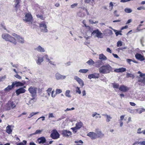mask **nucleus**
Masks as SVG:
<instances>
[{"instance_id":"56","label":"nucleus","mask_w":145,"mask_h":145,"mask_svg":"<svg viewBox=\"0 0 145 145\" xmlns=\"http://www.w3.org/2000/svg\"><path fill=\"white\" fill-rule=\"evenodd\" d=\"M74 109V107H72L71 108H67L66 109V110H65V111H69V110H73Z\"/></svg>"},{"instance_id":"33","label":"nucleus","mask_w":145,"mask_h":145,"mask_svg":"<svg viewBox=\"0 0 145 145\" xmlns=\"http://www.w3.org/2000/svg\"><path fill=\"white\" fill-rule=\"evenodd\" d=\"M86 63L89 65H93L94 64L95 62L92 59H90L86 62Z\"/></svg>"},{"instance_id":"40","label":"nucleus","mask_w":145,"mask_h":145,"mask_svg":"<svg viewBox=\"0 0 145 145\" xmlns=\"http://www.w3.org/2000/svg\"><path fill=\"white\" fill-rule=\"evenodd\" d=\"M113 86L114 88H118L119 87V84L116 83H114L113 84Z\"/></svg>"},{"instance_id":"11","label":"nucleus","mask_w":145,"mask_h":145,"mask_svg":"<svg viewBox=\"0 0 145 145\" xmlns=\"http://www.w3.org/2000/svg\"><path fill=\"white\" fill-rule=\"evenodd\" d=\"M39 27L40 28L41 31L43 32L46 33L48 31L47 26L45 24L42 23L39 25Z\"/></svg>"},{"instance_id":"47","label":"nucleus","mask_w":145,"mask_h":145,"mask_svg":"<svg viewBox=\"0 0 145 145\" xmlns=\"http://www.w3.org/2000/svg\"><path fill=\"white\" fill-rule=\"evenodd\" d=\"M121 31H117H117L114 32H115V34L116 35V36H118L119 35H122V34L121 33Z\"/></svg>"},{"instance_id":"41","label":"nucleus","mask_w":145,"mask_h":145,"mask_svg":"<svg viewBox=\"0 0 145 145\" xmlns=\"http://www.w3.org/2000/svg\"><path fill=\"white\" fill-rule=\"evenodd\" d=\"M27 143V141L26 140H24L23 142H20L18 143L17 145H25Z\"/></svg>"},{"instance_id":"43","label":"nucleus","mask_w":145,"mask_h":145,"mask_svg":"<svg viewBox=\"0 0 145 145\" xmlns=\"http://www.w3.org/2000/svg\"><path fill=\"white\" fill-rule=\"evenodd\" d=\"M127 111L133 114L135 110L131 109L128 108L127 109Z\"/></svg>"},{"instance_id":"10","label":"nucleus","mask_w":145,"mask_h":145,"mask_svg":"<svg viewBox=\"0 0 145 145\" xmlns=\"http://www.w3.org/2000/svg\"><path fill=\"white\" fill-rule=\"evenodd\" d=\"M59 135L56 130H53L50 135V137L54 139H56L59 138Z\"/></svg>"},{"instance_id":"2","label":"nucleus","mask_w":145,"mask_h":145,"mask_svg":"<svg viewBox=\"0 0 145 145\" xmlns=\"http://www.w3.org/2000/svg\"><path fill=\"white\" fill-rule=\"evenodd\" d=\"M87 135L92 139H95L97 138L103 137L104 135L102 133L101 130L99 129H96L95 130V132H90L87 134Z\"/></svg>"},{"instance_id":"7","label":"nucleus","mask_w":145,"mask_h":145,"mask_svg":"<svg viewBox=\"0 0 145 145\" xmlns=\"http://www.w3.org/2000/svg\"><path fill=\"white\" fill-rule=\"evenodd\" d=\"M15 106V103L13 102L9 101L5 106V108L6 110H9L14 108Z\"/></svg>"},{"instance_id":"52","label":"nucleus","mask_w":145,"mask_h":145,"mask_svg":"<svg viewBox=\"0 0 145 145\" xmlns=\"http://www.w3.org/2000/svg\"><path fill=\"white\" fill-rule=\"evenodd\" d=\"M14 76L16 78L20 79L22 78V77L18 75V74H17L16 75H14Z\"/></svg>"},{"instance_id":"36","label":"nucleus","mask_w":145,"mask_h":145,"mask_svg":"<svg viewBox=\"0 0 145 145\" xmlns=\"http://www.w3.org/2000/svg\"><path fill=\"white\" fill-rule=\"evenodd\" d=\"M70 92V91L69 90H67L66 91L65 95V96L67 97H71V96L69 94V93Z\"/></svg>"},{"instance_id":"38","label":"nucleus","mask_w":145,"mask_h":145,"mask_svg":"<svg viewBox=\"0 0 145 145\" xmlns=\"http://www.w3.org/2000/svg\"><path fill=\"white\" fill-rule=\"evenodd\" d=\"M52 88H49L46 90L47 93L48 94L49 96H50V93H51V91H52Z\"/></svg>"},{"instance_id":"23","label":"nucleus","mask_w":145,"mask_h":145,"mask_svg":"<svg viewBox=\"0 0 145 145\" xmlns=\"http://www.w3.org/2000/svg\"><path fill=\"white\" fill-rule=\"evenodd\" d=\"M35 50L40 52H45V50L44 48L40 45L38 46L36 48H35Z\"/></svg>"},{"instance_id":"34","label":"nucleus","mask_w":145,"mask_h":145,"mask_svg":"<svg viewBox=\"0 0 145 145\" xmlns=\"http://www.w3.org/2000/svg\"><path fill=\"white\" fill-rule=\"evenodd\" d=\"M75 88H76V93H78L79 94H81V92L80 90V88H79L78 87H76Z\"/></svg>"},{"instance_id":"53","label":"nucleus","mask_w":145,"mask_h":145,"mask_svg":"<svg viewBox=\"0 0 145 145\" xmlns=\"http://www.w3.org/2000/svg\"><path fill=\"white\" fill-rule=\"evenodd\" d=\"M37 18H39L43 20V18L42 15H37Z\"/></svg>"},{"instance_id":"51","label":"nucleus","mask_w":145,"mask_h":145,"mask_svg":"<svg viewBox=\"0 0 145 145\" xmlns=\"http://www.w3.org/2000/svg\"><path fill=\"white\" fill-rule=\"evenodd\" d=\"M56 94H59L62 91L60 89H57L56 90Z\"/></svg>"},{"instance_id":"3","label":"nucleus","mask_w":145,"mask_h":145,"mask_svg":"<svg viewBox=\"0 0 145 145\" xmlns=\"http://www.w3.org/2000/svg\"><path fill=\"white\" fill-rule=\"evenodd\" d=\"M112 70V67L109 65H103L99 69L100 73L105 74L109 73Z\"/></svg>"},{"instance_id":"49","label":"nucleus","mask_w":145,"mask_h":145,"mask_svg":"<svg viewBox=\"0 0 145 145\" xmlns=\"http://www.w3.org/2000/svg\"><path fill=\"white\" fill-rule=\"evenodd\" d=\"M78 5V4L77 3H74L72 4L71 6V8H73L76 7Z\"/></svg>"},{"instance_id":"61","label":"nucleus","mask_w":145,"mask_h":145,"mask_svg":"<svg viewBox=\"0 0 145 145\" xmlns=\"http://www.w3.org/2000/svg\"><path fill=\"white\" fill-rule=\"evenodd\" d=\"M54 90H53V91H52L51 93V96L52 97H54L56 96V95L55 94L54 95Z\"/></svg>"},{"instance_id":"32","label":"nucleus","mask_w":145,"mask_h":145,"mask_svg":"<svg viewBox=\"0 0 145 145\" xmlns=\"http://www.w3.org/2000/svg\"><path fill=\"white\" fill-rule=\"evenodd\" d=\"M126 77L127 78L131 77L132 78V79L134 78L135 77L134 75L130 73H127L126 74Z\"/></svg>"},{"instance_id":"50","label":"nucleus","mask_w":145,"mask_h":145,"mask_svg":"<svg viewBox=\"0 0 145 145\" xmlns=\"http://www.w3.org/2000/svg\"><path fill=\"white\" fill-rule=\"evenodd\" d=\"M6 78V76L4 75L3 76L0 77V82L3 81Z\"/></svg>"},{"instance_id":"55","label":"nucleus","mask_w":145,"mask_h":145,"mask_svg":"<svg viewBox=\"0 0 145 145\" xmlns=\"http://www.w3.org/2000/svg\"><path fill=\"white\" fill-rule=\"evenodd\" d=\"M10 64L12 66V67H14L16 68H17V66L15 64H14L12 62H11L10 63Z\"/></svg>"},{"instance_id":"17","label":"nucleus","mask_w":145,"mask_h":145,"mask_svg":"<svg viewBox=\"0 0 145 145\" xmlns=\"http://www.w3.org/2000/svg\"><path fill=\"white\" fill-rule=\"evenodd\" d=\"M46 139L44 137H41L37 139V141L39 143L44 144L46 142Z\"/></svg>"},{"instance_id":"39","label":"nucleus","mask_w":145,"mask_h":145,"mask_svg":"<svg viewBox=\"0 0 145 145\" xmlns=\"http://www.w3.org/2000/svg\"><path fill=\"white\" fill-rule=\"evenodd\" d=\"M127 13H130L132 12V10L130 8H125L124 10Z\"/></svg>"},{"instance_id":"64","label":"nucleus","mask_w":145,"mask_h":145,"mask_svg":"<svg viewBox=\"0 0 145 145\" xmlns=\"http://www.w3.org/2000/svg\"><path fill=\"white\" fill-rule=\"evenodd\" d=\"M112 55L113 56H114V57L115 58H119L118 56L116 54H113Z\"/></svg>"},{"instance_id":"31","label":"nucleus","mask_w":145,"mask_h":145,"mask_svg":"<svg viewBox=\"0 0 145 145\" xmlns=\"http://www.w3.org/2000/svg\"><path fill=\"white\" fill-rule=\"evenodd\" d=\"M44 57L47 60V61H48L49 63H50V64L54 65L53 63L49 59L48 56L47 55H45Z\"/></svg>"},{"instance_id":"24","label":"nucleus","mask_w":145,"mask_h":145,"mask_svg":"<svg viewBox=\"0 0 145 145\" xmlns=\"http://www.w3.org/2000/svg\"><path fill=\"white\" fill-rule=\"evenodd\" d=\"M102 115L105 116L106 118V122H110V120L112 119V117L108 115L107 114H103Z\"/></svg>"},{"instance_id":"57","label":"nucleus","mask_w":145,"mask_h":145,"mask_svg":"<svg viewBox=\"0 0 145 145\" xmlns=\"http://www.w3.org/2000/svg\"><path fill=\"white\" fill-rule=\"evenodd\" d=\"M14 1H16V4L15 5V7L16 8H17L18 5L19 4V3H20L19 0H14Z\"/></svg>"},{"instance_id":"59","label":"nucleus","mask_w":145,"mask_h":145,"mask_svg":"<svg viewBox=\"0 0 145 145\" xmlns=\"http://www.w3.org/2000/svg\"><path fill=\"white\" fill-rule=\"evenodd\" d=\"M139 143L140 144V145H145V141H140Z\"/></svg>"},{"instance_id":"20","label":"nucleus","mask_w":145,"mask_h":145,"mask_svg":"<svg viewBox=\"0 0 145 145\" xmlns=\"http://www.w3.org/2000/svg\"><path fill=\"white\" fill-rule=\"evenodd\" d=\"M119 90L123 92H125L128 90L129 89V88L124 85H122L119 88Z\"/></svg>"},{"instance_id":"54","label":"nucleus","mask_w":145,"mask_h":145,"mask_svg":"<svg viewBox=\"0 0 145 145\" xmlns=\"http://www.w3.org/2000/svg\"><path fill=\"white\" fill-rule=\"evenodd\" d=\"M141 130V128H139L137 130V133L138 134H141L142 133Z\"/></svg>"},{"instance_id":"44","label":"nucleus","mask_w":145,"mask_h":145,"mask_svg":"<svg viewBox=\"0 0 145 145\" xmlns=\"http://www.w3.org/2000/svg\"><path fill=\"white\" fill-rule=\"evenodd\" d=\"M94 0H85V2L86 3H89L90 2L91 3H93Z\"/></svg>"},{"instance_id":"6","label":"nucleus","mask_w":145,"mask_h":145,"mask_svg":"<svg viewBox=\"0 0 145 145\" xmlns=\"http://www.w3.org/2000/svg\"><path fill=\"white\" fill-rule=\"evenodd\" d=\"M103 33L98 29L93 31L91 33V35L94 36L95 37L99 38H103Z\"/></svg>"},{"instance_id":"13","label":"nucleus","mask_w":145,"mask_h":145,"mask_svg":"<svg viewBox=\"0 0 145 145\" xmlns=\"http://www.w3.org/2000/svg\"><path fill=\"white\" fill-rule=\"evenodd\" d=\"M55 77L57 80L65 79L66 78L65 76L61 75L59 73H56L55 74Z\"/></svg>"},{"instance_id":"37","label":"nucleus","mask_w":145,"mask_h":145,"mask_svg":"<svg viewBox=\"0 0 145 145\" xmlns=\"http://www.w3.org/2000/svg\"><path fill=\"white\" fill-rule=\"evenodd\" d=\"M39 113V112H33L31 113L30 115H29V116L28 117V118H29L32 117L34 115L37 114Z\"/></svg>"},{"instance_id":"35","label":"nucleus","mask_w":145,"mask_h":145,"mask_svg":"<svg viewBox=\"0 0 145 145\" xmlns=\"http://www.w3.org/2000/svg\"><path fill=\"white\" fill-rule=\"evenodd\" d=\"M88 70L87 69H81L79 70V72L82 73H86Z\"/></svg>"},{"instance_id":"60","label":"nucleus","mask_w":145,"mask_h":145,"mask_svg":"<svg viewBox=\"0 0 145 145\" xmlns=\"http://www.w3.org/2000/svg\"><path fill=\"white\" fill-rule=\"evenodd\" d=\"M107 30L108 31L110 35H112L113 34V32L112 30L108 29H107Z\"/></svg>"},{"instance_id":"48","label":"nucleus","mask_w":145,"mask_h":145,"mask_svg":"<svg viewBox=\"0 0 145 145\" xmlns=\"http://www.w3.org/2000/svg\"><path fill=\"white\" fill-rule=\"evenodd\" d=\"M89 22L91 24H95L97 23L98 22L97 21H95V22H94L93 21L91 20H89Z\"/></svg>"},{"instance_id":"25","label":"nucleus","mask_w":145,"mask_h":145,"mask_svg":"<svg viewBox=\"0 0 145 145\" xmlns=\"http://www.w3.org/2000/svg\"><path fill=\"white\" fill-rule=\"evenodd\" d=\"M99 56V59L101 61H105L107 59L106 57L103 54H100Z\"/></svg>"},{"instance_id":"16","label":"nucleus","mask_w":145,"mask_h":145,"mask_svg":"<svg viewBox=\"0 0 145 145\" xmlns=\"http://www.w3.org/2000/svg\"><path fill=\"white\" fill-rule=\"evenodd\" d=\"M99 77V74L97 73L89 74L88 75V78L90 79L91 78H98Z\"/></svg>"},{"instance_id":"14","label":"nucleus","mask_w":145,"mask_h":145,"mask_svg":"<svg viewBox=\"0 0 145 145\" xmlns=\"http://www.w3.org/2000/svg\"><path fill=\"white\" fill-rule=\"evenodd\" d=\"M14 126L12 125H8L6 127V132L9 134H10L12 132V128H13Z\"/></svg>"},{"instance_id":"19","label":"nucleus","mask_w":145,"mask_h":145,"mask_svg":"<svg viewBox=\"0 0 145 145\" xmlns=\"http://www.w3.org/2000/svg\"><path fill=\"white\" fill-rule=\"evenodd\" d=\"M62 134L65 137L69 136L71 135V132L70 131L67 130H63L62 131Z\"/></svg>"},{"instance_id":"18","label":"nucleus","mask_w":145,"mask_h":145,"mask_svg":"<svg viewBox=\"0 0 145 145\" xmlns=\"http://www.w3.org/2000/svg\"><path fill=\"white\" fill-rule=\"evenodd\" d=\"M135 57L137 59H139L141 61H143L145 59L144 56L139 54H136L135 55Z\"/></svg>"},{"instance_id":"46","label":"nucleus","mask_w":145,"mask_h":145,"mask_svg":"<svg viewBox=\"0 0 145 145\" xmlns=\"http://www.w3.org/2000/svg\"><path fill=\"white\" fill-rule=\"evenodd\" d=\"M118 11L117 10H115L113 12L114 16L116 17H118L119 16V14L117 13Z\"/></svg>"},{"instance_id":"27","label":"nucleus","mask_w":145,"mask_h":145,"mask_svg":"<svg viewBox=\"0 0 145 145\" xmlns=\"http://www.w3.org/2000/svg\"><path fill=\"white\" fill-rule=\"evenodd\" d=\"M43 61V57H38V59L37 60V61H36V62L38 65H40L41 63Z\"/></svg>"},{"instance_id":"29","label":"nucleus","mask_w":145,"mask_h":145,"mask_svg":"<svg viewBox=\"0 0 145 145\" xmlns=\"http://www.w3.org/2000/svg\"><path fill=\"white\" fill-rule=\"evenodd\" d=\"M42 131V130H37L34 133L31 134V135H35L37 134H40Z\"/></svg>"},{"instance_id":"12","label":"nucleus","mask_w":145,"mask_h":145,"mask_svg":"<svg viewBox=\"0 0 145 145\" xmlns=\"http://www.w3.org/2000/svg\"><path fill=\"white\" fill-rule=\"evenodd\" d=\"M74 79L76 80L78 83L82 87L84 86V83L83 80L77 76H75L74 78Z\"/></svg>"},{"instance_id":"58","label":"nucleus","mask_w":145,"mask_h":145,"mask_svg":"<svg viewBox=\"0 0 145 145\" xmlns=\"http://www.w3.org/2000/svg\"><path fill=\"white\" fill-rule=\"evenodd\" d=\"M133 61V60L131 59H127V62L130 65L131 64V63H130V62L131 61Z\"/></svg>"},{"instance_id":"42","label":"nucleus","mask_w":145,"mask_h":145,"mask_svg":"<svg viewBox=\"0 0 145 145\" xmlns=\"http://www.w3.org/2000/svg\"><path fill=\"white\" fill-rule=\"evenodd\" d=\"M117 44L118 47L121 46L122 45V42L121 41H118Z\"/></svg>"},{"instance_id":"15","label":"nucleus","mask_w":145,"mask_h":145,"mask_svg":"<svg viewBox=\"0 0 145 145\" xmlns=\"http://www.w3.org/2000/svg\"><path fill=\"white\" fill-rule=\"evenodd\" d=\"M25 90L24 89V88H21L16 90V92L17 95H18L21 93H25Z\"/></svg>"},{"instance_id":"30","label":"nucleus","mask_w":145,"mask_h":145,"mask_svg":"<svg viewBox=\"0 0 145 145\" xmlns=\"http://www.w3.org/2000/svg\"><path fill=\"white\" fill-rule=\"evenodd\" d=\"M138 82H141L144 84H145V77L140 78L138 79Z\"/></svg>"},{"instance_id":"45","label":"nucleus","mask_w":145,"mask_h":145,"mask_svg":"<svg viewBox=\"0 0 145 145\" xmlns=\"http://www.w3.org/2000/svg\"><path fill=\"white\" fill-rule=\"evenodd\" d=\"M54 114L53 113H49L48 114V118H54Z\"/></svg>"},{"instance_id":"5","label":"nucleus","mask_w":145,"mask_h":145,"mask_svg":"<svg viewBox=\"0 0 145 145\" xmlns=\"http://www.w3.org/2000/svg\"><path fill=\"white\" fill-rule=\"evenodd\" d=\"M24 22H27L29 24H32L33 22V18L31 14H26L24 18Z\"/></svg>"},{"instance_id":"28","label":"nucleus","mask_w":145,"mask_h":145,"mask_svg":"<svg viewBox=\"0 0 145 145\" xmlns=\"http://www.w3.org/2000/svg\"><path fill=\"white\" fill-rule=\"evenodd\" d=\"M14 84H15V85H16L17 87L19 86H22L24 85V83H22L20 82H14Z\"/></svg>"},{"instance_id":"63","label":"nucleus","mask_w":145,"mask_h":145,"mask_svg":"<svg viewBox=\"0 0 145 145\" xmlns=\"http://www.w3.org/2000/svg\"><path fill=\"white\" fill-rule=\"evenodd\" d=\"M82 94L83 96H85L86 95V93L85 90H84L82 91Z\"/></svg>"},{"instance_id":"8","label":"nucleus","mask_w":145,"mask_h":145,"mask_svg":"<svg viewBox=\"0 0 145 145\" xmlns=\"http://www.w3.org/2000/svg\"><path fill=\"white\" fill-rule=\"evenodd\" d=\"M83 123L81 121L78 122L76 124L75 127L71 128L73 131V132L75 133L77 132V130L80 129L83 126Z\"/></svg>"},{"instance_id":"9","label":"nucleus","mask_w":145,"mask_h":145,"mask_svg":"<svg viewBox=\"0 0 145 145\" xmlns=\"http://www.w3.org/2000/svg\"><path fill=\"white\" fill-rule=\"evenodd\" d=\"M12 35L16 38L19 42L21 44H23L24 43L25 41L24 38L15 33L12 34Z\"/></svg>"},{"instance_id":"26","label":"nucleus","mask_w":145,"mask_h":145,"mask_svg":"<svg viewBox=\"0 0 145 145\" xmlns=\"http://www.w3.org/2000/svg\"><path fill=\"white\" fill-rule=\"evenodd\" d=\"M135 111L137 113L141 114L142 112L145 111V109L144 108L136 109H135Z\"/></svg>"},{"instance_id":"4","label":"nucleus","mask_w":145,"mask_h":145,"mask_svg":"<svg viewBox=\"0 0 145 145\" xmlns=\"http://www.w3.org/2000/svg\"><path fill=\"white\" fill-rule=\"evenodd\" d=\"M2 37L5 40L9 41L14 45H16V44L17 42L16 39L8 34H3L2 35Z\"/></svg>"},{"instance_id":"22","label":"nucleus","mask_w":145,"mask_h":145,"mask_svg":"<svg viewBox=\"0 0 145 145\" xmlns=\"http://www.w3.org/2000/svg\"><path fill=\"white\" fill-rule=\"evenodd\" d=\"M15 86V84H14V82H13L11 85H8L7 87L4 90L5 91H9L13 88Z\"/></svg>"},{"instance_id":"21","label":"nucleus","mask_w":145,"mask_h":145,"mask_svg":"<svg viewBox=\"0 0 145 145\" xmlns=\"http://www.w3.org/2000/svg\"><path fill=\"white\" fill-rule=\"evenodd\" d=\"M126 71V69L125 68L121 67L118 69H114V71L117 72H124Z\"/></svg>"},{"instance_id":"62","label":"nucleus","mask_w":145,"mask_h":145,"mask_svg":"<svg viewBox=\"0 0 145 145\" xmlns=\"http://www.w3.org/2000/svg\"><path fill=\"white\" fill-rule=\"evenodd\" d=\"M45 117L44 116H42L41 117H40L37 120V121L38 120H39L41 119V118H42V121H43L44 120H45Z\"/></svg>"},{"instance_id":"1","label":"nucleus","mask_w":145,"mask_h":145,"mask_svg":"<svg viewBox=\"0 0 145 145\" xmlns=\"http://www.w3.org/2000/svg\"><path fill=\"white\" fill-rule=\"evenodd\" d=\"M37 88L32 86L30 87L28 89V91L31 94V96L29 95L25 98V102L28 105H31L36 101L35 97L37 95Z\"/></svg>"}]
</instances>
